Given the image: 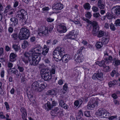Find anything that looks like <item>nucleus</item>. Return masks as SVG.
Masks as SVG:
<instances>
[{
    "label": "nucleus",
    "mask_w": 120,
    "mask_h": 120,
    "mask_svg": "<svg viewBox=\"0 0 120 120\" xmlns=\"http://www.w3.org/2000/svg\"><path fill=\"white\" fill-rule=\"evenodd\" d=\"M54 57L56 61L62 60L64 61L66 57L64 48L58 47L56 48L53 52Z\"/></svg>",
    "instance_id": "1"
},
{
    "label": "nucleus",
    "mask_w": 120,
    "mask_h": 120,
    "mask_svg": "<svg viewBox=\"0 0 120 120\" xmlns=\"http://www.w3.org/2000/svg\"><path fill=\"white\" fill-rule=\"evenodd\" d=\"M30 52L29 56L28 59L30 64L31 65H36L40 61L41 58L40 56L33 55Z\"/></svg>",
    "instance_id": "2"
},
{
    "label": "nucleus",
    "mask_w": 120,
    "mask_h": 120,
    "mask_svg": "<svg viewBox=\"0 0 120 120\" xmlns=\"http://www.w3.org/2000/svg\"><path fill=\"white\" fill-rule=\"evenodd\" d=\"M29 30L25 28H22L20 30L18 38L21 40L27 39L29 36Z\"/></svg>",
    "instance_id": "3"
},
{
    "label": "nucleus",
    "mask_w": 120,
    "mask_h": 120,
    "mask_svg": "<svg viewBox=\"0 0 120 120\" xmlns=\"http://www.w3.org/2000/svg\"><path fill=\"white\" fill-rule=\"evenodd\" d=\"M42 78L45 81L50 80L52 78L50 70L48 69H43L41 71Z\"/></svg>",
    "instance_id": "4"
},
{
    "label": "nucleus",
    "mask_w": 120,
    "mask_h": 120,
    "mask_svg": "<svg viewBox=\"0 0 120 120\" xmlns=\"http://www.w3.org/2000/svg\"><path fill=\"white\" fill-rule=\"evenodd\" d=\"M96 114L101 117L107 118L110 115L109 113L107 112L106 110L101 109H99L96 113Z\"/></svg>",
    "instance_id": "5"
},
{
    "label": "nucleus",
    "mask_w": 120,
    "mask_h": 120,
    "mask_svg": "<svg viewBox=\"0 0 120 120\" xmlns=\"http://www.w3.org/2000/svg\"><path fill=\"white\" fill-rule=\"evenodd\" d=\"M17 14L16 17L19 18L20 19L26 21V17H27V13L24 10L21 9L19 10L17 12Z\"/></svg>",
    "instance_id": "6"
},
{
    "label": "nucleus",
    "mask_w": 120,
    "mask_h": 120,
    "mask_svg": "<svg viewBox=\"0 0 120 120\" xmlns=\"http://www.w3.org/2000/svg\"><path fill=\"white\" fill-rule=\"evenodd\" d=\"M38 35L40 36H48L49 35L48 31L47 30L46 27L41 26L38 33Z\"/></svg>",
    "instance_id": "7"
},
{
    "label": "nucleus",
    "mask_w": 120,
    "mask_h": 120,
    "mask_svg": "<svg viewBox=\"0 0 120 120\" xmlns=\"http://www.w3.org/2000/svg\"><path fill=\"white\" fill-rule=\"evenodd\" d=\"M103 74L100 70L96 72V73L94 74L92 76V78L94 80L97 79L98 80H101L103 77Z\"/></svg>",
    "instance_id": "8"
},
{
    "label": "nucleus",
    "mask_w": 120,
    "mask_h": 120,
    "mask_svg": "<svg viewBox=\"0 0 120 120\" xmlns=\"http://www.w3.org/2000/svg\"><path fill=\"white\" fill-rule=\"evenodd\" d=\"M92 25L93 27L92 30V34L94 36H96L99 30L97 22L95 21L93 22Z\"/></svg>",
    "instance_id": "9"
},
{
    "label": "nucleus",
    "mask_w": 120,
    "mask_h": 120,
    "mask_svg": "<svg viewBox=\"0 0 120 120\" xmlns=\"http://www.w3.org/2000/svg\"><path fill=\"white\" fill-rule=\"evenodd\" d=\"M41 50V47L40 46L39 47H36L35 48L31 49L29 52H30V53L33 55L39 56V54L40 53Z\"/></svg>",
    "instance_id": "10"
},
{
    "label": "nucleus",
    "mask_w": 120,
    "mask_h": 120,
    "mask_svg": "<svg viewBox=\"0 0 120 120\" xmlns=\"http://www.w3.org/2000/svg\"><path fill=\"white\" fill-rule=\"evenodd\" d=\"M78 32L75 30H72L67 35V38L71 39H73L75 38L78 34Z\"/></svg>",
    "instance_id": "11"
},
{
    "label": "nucleus",
    "mask_w": 120,
    "mask_h": 120,
    "mask_svg": "<svg viewBox=\"0 0 120 120\" xmlns=\"http://www.w3.org/2000/svg\"><path fill=\"white\" fill-rule=\"evenodd\" d=\"M111 12L112 14L119 15L120 14V6H116L114 7L112 9Z\"/></svg>",
    "instance_id": "12"
},
{
    "label": "nucleus",
    "mask_w": 120,
    "mask_h": 120,
    "mask_svg": "<svg viewBox=\"0 0 120 120\" xmlns=\"http://www.w3.org/2000/svg\"><path fill=\"white\" fill-rule=\"evenodd\" d=\"M57 30L58 32L62 33L65 32L67 30L66 27L64 25H60L58 26Z\"/></svg>",
    "instance_id": "13"
},
{
    "label": "nucleus",
    "mask_w": 120,
    "mask_h": 120,
    "mask_svg": "<svg viewBox=\"0 0 120 120\" xmlns=\"http://www.w3.org/2000/svg\"><path fill=\"white\" fill-rule=\"evenodd\" d=\"M98 106V102L97 101H93L88 103L87 106V107L89 109H91L92 108Z\"/></svg>",
    "instance_id": "14"
},
{
    "label": "nucleus",
    "mask_w": 120,
    "mask_h": 120,
    "mask_svg": "<svg viewBox=\"0 0 120 120\" xmlns=\"http://www.w3.org/2000/svg\"><path fill=\"white\" fill-rule=\"evenodd\" d=\"M30 52H28L24 53V56L22 57V60L26 64H27L28 63V60L29 57V56Z\"/></svg>",
    "instance_id": "15"
},
{
    "label": "nucleus",
    "mask_w": 120,
    "mask_h": 120,
    "mask_svg": "<svg viewBox=\"0 0 120 120\" xmlns=\"http://www.w3.org/2000/svg\"><path fill=\"white\" fill-rule=\"evenodd\" d=\"M63 5L61 3H57L53 5L52 7L53 10H59L62 9L63 8Z\"/></svg>",
    "instance_id": "16"
},
{
    "label": "nucleus",
    "mask_w": 120,
    "mask_h": 120,
    "mask_svg": "<svg viewBox=\"0 0 120 120\" xmlns=\"http://www.w3.org/2000/svg\"><path fill=\"white\" fill-rule=\"evenodd\" d=\"M40 84L37 82H34L32 84L31 86L32 89L34 91H35L38 92L37 90H38Z\"/></svg>",
    "instance_id": "17"
},
{
    "label": "nucleus",
    "mask_w": 120,
    "mask_h": 120,
    "mask_svg": "<svg viewBox=\"0 0 120 120\" xmlns=\"http://www.w3.org/2000/svg\"><path fill=\"white\" fill-rule=\"evenodd\" d=\"M11 25L12 26H16L18 24V19L15 17H13L10 19Z\"/></svg>",
    "instance_id": "18"
},
{
    "label": "nucleus",
    "mask_w": 120,
    "mask_h": 120,
    "mask_svg": "<svg viewBox=\"0 0 120 120\" xmlns=\"http://www.w3.org/2000/svg\"><path fill=\"white\" fill-rule=\"evenodd\" d=\"M82 58L81 54L76 53L75 56V60L77 62H81L82 60Z\"/></svg>",
    "instance_id": "19"
},
{
    "label": "nucleus",
    "mask_w": 120,
    "mask_h": 120,
    "mask_svg": "<svg viewBox=\"0 0 120 120\" xmlns=\"http://www.w3.org/2000/svg\"><path fill=\"white\" fill-rule=\"evenodd\" d=\"M17 57V55L13 53H10L9 56L10 61L11 62L15 61L16 60V58Z\"/></svg>",
    "instance_id": "20"
},
{
    "label": "nucleus",
    "mask_w": 120,
    "mask_h": 120,
    "mask_svg": "<svg viewBox=\"0 0 120 120\" xmlns=\"http://www.w3.org/2000/svg\"><path fill=\"white\" fill-rule=\"evenodd\" d=\"M53 108V106H52V104L49 101H48L47 103L45 105L44 108L47 111Z\"/></svg>",
    "instance_id": "21"
},
{
    "label": "nucleus",
    "mask_w": 120,
    "mask_h": 120,
    "mask_svg": "<svg viewBox=\"0 0 120 120\" xmlns=\"http://www.w3.org/2000/svg\"><path fill=\"white\" fill-rule=\"evenodd\" d=\"M57 90L56 89H53L51 90H48L46 93L47 95H56V94Z\"/></svg>",
    "instance_id": "22"
},
{
    "label": "nucleus",
    "mask_w": 120,
    "mask_h": 120,
    "mask_svg": "<svg viewBox=\"0 0 120 120\" xmlns=\"http://www.w3.org/2000/svg\"><path fill=\"white\" fill-rule=\"evenodd\" d=\"M59 105L65 109H67L68 107V106L66 104L64 103L63 101L60 100L59 101Z\"/></svg>",
    "instance_id": "23"
},
{
    "label": "nucleus",
    "mask_w": 120,
    "mask_h": 120,
    "mask_svg": "<svg viewBox=\"0 0 120 120\" xmlns=\"http://www.w3.org/2000/svg\"><path fill=\"white\" fill-rule=\"evenodd\" d=\"M105 37H103L101 38V40L105 44H107L109 40V39L108 36L105 35Z\"/></svg>",
    "instance_id": "24"
},
{
    "label": "nucleus",
    "mask_w": 120,
    "mask_h": 120,
    "mask_svg": "<svg viewBox=\"0 0 120 120\" xmlns=\"http://www.w3.org/2000/svg\"><path fill=\"white\" fill-rule=\"evenodd\" d=\"M27 94L30 100L32 102L34 101V99L33 98V94L29 92H27Z\"/></svg>",
    "instance_id": "25"
},
{
    "label": "nucleus",
    "mask_w": 120,
    "mask_h": 120,
    "mask_svg": "<svg viewBox=\"0 0 120 120\" xmlns=\"http://www.w3.org/2000/svg\"><path fill=\"white\" fill-rule=\"evenodd\" d=\"M12 48L15 52H17L19 51L20 49V45L19 44H13L12 46Z\"/></svg>",
    "instance_id": "26"
},
{
    "label": "nucleus",
    "mask_w": 120,
    "mask_h": 120,
    "mask_svg": "<svg viewBox=\"0 0 120 120\" xmlns=\"http://www.w3.org/2000/svg\"><path fill=\"white\" fill-rule=\"evenodd\" d=\"M98 6L100 9H103L104 8L105 5L101 0H99L98 2Z\"/></svg>",
    "instance_id": "27"
},
{
    "label": "nucleus",
    "mask_w": 120,
    "mask_h": 120,
    "mask_svg": "<svg viewBox=\"0 0 120 120\" xmlns=\"http://www.w3.org/2000/svg\"><path fill=\"white\" fill-rule=\"evenodd\" d=\"M106 33L104 31L100 30L98 31L97 36L98 37H101L103 36H104L105 35H106Z\"/></svg>",
    "instance_id": "28"
},
{
    "label": "nucleus",
    "mask_w": 120,
    "mask_h": 120,
    "mask_svg": "<svg viewBox=\"0 0 120 120\" xmlns=\"http://www.w3.org/2000/svg\"><path fill=\"white\" fill-rule=\"evenodd\" d=\"M45 88L44 84H41L39 85L38 90H37L38 92H39L42 91Z\"/></svg>",
    "instance_id": "29"
},
{
    "label": "nucleus",
    "mask_w": 120,
    "mask_h": 120,
    "mask_svg": "<svg viewBox=\"0 0 120 120\" xmlns=\"http://www.w3.org/2000/svg\"><path fill=\"white\" fill-rule=\"evenodd\" d=\"M83 7L84 8L87 10H89L90 9L91 7L90 4L89 3H86L85 4Z\"/></svg>",
    "instance_id": "30"
},
{
    "label": "nucleus",
    "mask_w": 120,
    "mask_h": 120,
    "mask_svg": "<svg viewBox=\"0 0 120 120\" xmlns=\"http://www.w3.org/2000/svg\"><path fill=\"white\" fill-rule=\"evenodd\" d=\"M97 64L100 66L102 67H104L105 65V61L104 60H102L100 61H98L97 62Z\"/></svg>",
    "instance_id": "31"
},
{
    "label": "nucleus",
    "mask_w": 120,
    "mask_h": 120,
    "mask_svg": "<svg viewBox=\"0 0 120 120\" xmlns=\"http://www.w3.org/2000/svg\"><path fill=\"white\" fill-rule=\"evenodd\" d=\"M12 9V8L11 5H8L6 7L4 10V12L6 13L11 10Z\"/></svg>",
    "instance_id": "32"
},
{
    "label": "nucleus",
    "mask_w": 120,
    "mask_h": 120,
    "mask_svg": "<svg viewBox=\"0 0 120 120\" xmlns=\"http://www.w3.org/2000/svg\"><path fill=\"white\" fill-rule=\"evenodd\" d=\"M53 28V26L51 25H48L46 28L48 31L50 33L52 32Z\"/></svg>",
    "instance_id": "33"
},
{
    "label": "nucleus",
    "mask_w": 120,
    "mask_h": 120,
    "mask_svg": "<svg viewBox=\"0 0 120 120\" xmlns=\"http://www.w3.org/2000/svg\"><path fill=\"white\" fill-rule=\"evenodd\" d=\"M50 72L51 73V75L52 74H54L55 73V67L54 66H52V68L51 70H50Z\"/></svg>",
    "instance_id": "34"
},
{
    "label": "nucleus",
    "mask_w": 120,
    "mask_h": 120,
    "mask_svg": "<svg viewBox=\"0 0 120 120\" xmlns=\"http://www.w3.org/2000/svg\"><path fill=\"white\" fill-rule=\"evenodd\" d=\"M12 38L14 40H16L18 37L17 33L16 32L14 33L11 35Z\"/></svg>",
    "instance_id": "35"
},
{
    "label": "nucleus",
    "mask_w": 120,
    "mask_h": 120,
    "mask_svg": "<svg viewBox=\"0 0 120 120\" xmlns=\"http://www.w3.org/2000/svg\"><path fill=\"white\" fill-rule=\"evenodd\" d=\"M106 16L108 19H111L113 18V15L109 13H106Z\"/></svg>",
    "instance_id": "36"
},
{
    "label": "nucleus",
    "mask_w": 120,
    "mask_h": 120,
    "mask_svg": "<svg viewBox=\"0 0 120 120\" xmlns=\"http://www.w3.org/2000/svg\"><path fill=\"white\" fill-rule=\"evenodd\" d=\"M96 45L97 48H100L102 46V44L101 42H99L96 43Z\"/></svg>",
    "instance_id": "37"
},
{
    "label": "nucleus",
    "mask_w": 120,
    "mask_h": 120,
    "mask_svg": "<svg viewBox=\"0 0 120 120\" xmlns=\"http://www.w3.org/2000/svg\"><path fill=\"white\" fill-rule=\"evenodd\" d=\"M17 66L18 67V69L19 70L20 72H22L23 71L24 69L23 67L20 66L19 65H17Z\"/></svg>",
    "instance_id": "38"
},
{
    "label": "nucleus",
    "mask_w": 120,
    "mask_h": 120,
    "mask_svg": "<svg viewBox=\"0 0 120 120\" xmlns=\"http://www.w3.org/2000/svg\"><path fill=\"white\" fill-rule=\"evenodd\" d=\"M115 61V66H118L120 64V60H117L114 58V59Z\"/></svg>",
    "instance_id": "39"
},
{
    "label": "nucleus",
    "mask_w": 120,
    "mask_h": 120,
    "mask_svg": "<svg viewBox=\"0 0 120 120\" xmlns=\"http://www.w3.org/2000/svg\"><path fill=\"white\" fill-rule=\"evenodd\" d=\"M91 16V14L90 12L88 11L86 13L85 16L86 18L90 19V18Z\"/></svg>",
    "instance_id": "40"
},
{
    "label": "nucleus",
    "mask_w": 120,
    "mask_h": 120,
    "mask_svg": "<svg viewBox=\"0 0 120 120\" xmlns=\"http://www.w3.org/2000/svg\"><path fill=\"white\" fill-rule=\"evenodd\" d=\"M28 42L26 41H24L22 45V47L23 48H25L28 45Z\"/></svg>",
    "instance_id": "41"
},
{
    "label": "nucleus",
    "mask_w": 120,
    "mask_h": 120,
    "mask_svg": "<svg viewBox=\"0 0 120 120\" xmlns=\"http://www.w3.org/2000/svg\"><path fill=\"white\" fill-rule=\"evenodd\" d=\"M110 29L112 31H114L116 30V28L115 27V25L112 23H111L110 25Z\"/></svg>",
    "instance_id": "42"
},
{
    "label": "nucleus",
    "mask_w": 120,
    "mask_h": 120,
    "mask_svg": "<svg viewBox=\"0 0 120 120\" xmlns=\"http://www.w3.org/2000/svg\"><path fill=\"white\" fill-rule=\"evenodd\" d=\"M115 24L116 26H120V19H117L115 21Z\"/></svg>",
    "instance_id": "43"
},
{
    "label": "nucleus",
    "mask_w": 120,
    "mask_h": 120,
    "mask_svg": "<svg viewBox=\"0 0 120 120\" xmlns=\"http://www.w3.org/2000/svg\"><path fill=\"white\" fill-rule=\"evenodd\" d=\"M22 118L23 120H27L26 119L27 113H22Z\"/></svg>",
    "instance_id": "44"
},
{
    "label": "nucleus",
    "mask_w": 120,
    "mask_h": 120,
    "mask_svg": "<svg viewBox=\"0 0 120 120\" xmlns=\"http://www.w3.org/2000/svg\"><path fill=\"white\" fill-rule=\"evenodd\" d=\"M14 74L16 75V78H18L19 76H20V73L18 70H16Z\"/></svg>",
    "instance_id": "45"
},
{
    "label": "nucleus",
    "mask_w": 120,
    "mask_h": 120,
    "mask_svg": "<svg viewBox=\"0 0 120 120\" xmlns=\"http://www.w3.org/2000/svg\"><path fill=\"white\" fill-rule=\"evenodd\" d=\"M63 89L65 91H67L68 90V85L66 83L63 86Z\"/></svg>",
    "instance_id": "46"
},
{
    "label": "nucleus",
    "mask_w": 120,
    "mask_h": 120,
    "mask_svg": "<svg viewBox=\"0 0 120 120\" xmlns=\"http://www.w3.org/2000/svg\"><path fill=\"white\" fill-rule=\"evenodd\" d=\"M45 62L49 66H51L50 61L48 59H46L44 60Z\"/></svg>",
    "instance_id": "47"
},
{
    "label": "nucleus",
    "mask_w": 120,
    "mask_h": 120,
    "mask_svg": "<svg viewBox=\"0 0 120 120\" xmlns=\"http://www.w3.org/2000/svg\"><path fill=\"white\" fill-rule=\"evenodd\" d=\"M84 114L85 116L87 117H89L90 116V113L88 111H86L84 112Z\"/></svg>",
    "instance_id": "48"
},
{
    "label": "nucleus",
    "mask_w": 120,
    "mask_h": 120,
    "mask_svg": "<svg viewBox=\"0 0 120 120\" xmlns=\"http://www.w3.org/2000/svg\"><path fill=\"white\" fill-rule=\"evenodd\" d=\"M73 22L76 24H78L79 26H82V25L80 23L78 19L74 20Z\"/></svg>",
    "instance_id": "49"
},
{
    "label": "nucleus",
    "mask_w": 120,
    "mask_h": 120,
    "mask_svg": "<svg viewBox=\"0 0 120 120\" xmlns=\"http://www.w3.org/2000/svg\"><path fill=\"white\" fill-rule=\"evenodd\" d=\"M92 10L94 12H97L98 10V7L95 6H93L92 8Z\"/></svg>",
    "instance_id": "50"
},
{
    "label": "nucleus",
    "mask_w": 120,
    "mask_h": 120,
    "mask_svg": "<svg viewBox=\"0 0 120 120\" xmlns=\"http://www.w3.org/2000/svg\"><path fill=\"white\" fill-rule=\"evenodd\" d=\"M100 15V14L97 12L94 13L93 14V16L96 18H98Z\"/></svg>",
    "instance_id": "51"
},
{
    "label": "nucleus",
    "mask_w": 120,
    "mask_h": 120,
    "mask_svg": "<svg viewBox=\"0 0 120 120\" xmlns=\"http://www.w3.org/2000/svg\"><path fill=\"white\" fill-rule=\"evenodd\" d=\"M51 114L52 116H56L58 114L57 112H56L55 111L52 110L51 112Z\"/></svg>",
    "instance_id": "52"
},
{
    "label": "nucleus",
    "mask_w": 120,
    "mask_h": 120,
    "mask_svg": "<svg viewBox=\"0 0 120 120\" xmlns=\"http://www.w3.org/2000/svg\"><path fill=\"white\" fill-rule=\"evenodd\" d=\"M104 68V69L105 71H109L110 69V67L109 66H106V65H105V66H104V67H103Z\"/></svg>",
    "instance_id": "53"
},
{
    "label": "nucleus",
    "mask_w": 120,
    "mask_h": 120,
    "mask_svg": "<svg viewBox=\"0 0 120 120\" xmlns=\"http://www.w3.org/2000/svg\"><path fill=\"white\" fill-rule=\"evenodd\" d=\"M84 48V47H81L78 50L76 53H77V54H81L82 50Z\"/></svg>",
    "instance_id": "54"
},
{
    "label": "nucleus",
    "mask_w": 120,
    "mask_h": 120,
    "mask_svg": "<svg viewBox=\"0 0 120 120\" xmlns=\"http://www.w3.org/2000/svg\"><path fill=\"white\" fill-rule=\"evenodd\" d=\"M117 117V116L116 115L115 116H110L108 117V119L109 120H112L116 118Z\"/></svg>",
    "instance_id": "55"
},
{
    "label": "nucleus",
    "mask_w": 120,
    "mask_h": 120,
    "mask_svg": "<svg viewBox=\"0 0 120 120\" xmlns=\"http://www.w3.org/2000/svg\"><path fill=\"white\" fill-rule=\"evenodd\" d=\"M48 50L49 49H46L45 50H43L42 52V54L44 55H46L47 53L48 52Z\"/></svg>",
    "instance_id": "56"
},
{
    "label": "nucleus",
    "mask_w": 120,
    "mask_h": 120,
    "mask_svg": "<svg viewBox=\"0 0 120 120\" xmlns=\"http://www.w3.org/2000/svg\"><path fill=\"white\" fill-rule=\"evenodd\" d=\"M4 104L7 110H9L10 109V108L8 103L7 102H5L4 103Z\"/></svg>",
    "instance_id": "57"
},
{
    "label": "nucleus",
    "mask_w": 120,
    "mask_h": 120,
    "mask_svg": "<svg viewBox=\"0 0 120 120\" xmlns=\"http://www.w3.org/2000/svg\"><path fill=\"white\" fill-rule=\"evenodd\" d=\"M66 56H67L66 59H65V60L64 61V62L65 63H67L68 62V61L69 60L70 58V56L66 54Z\"/></svg>",
    "instance_id": "58"
},
{
    "label": "nucleus",
    "mask_w": 120,
    "mask_h": 120,
    "mask_svg": "<svg viewBox=\"0 0 120 120\" xmlns=\"http://www.w3.org/2000/svg\"><path fill=\"white\" fill-rule=\"evenodd\" d=\"M20 111L22 113H26V111L24 107H22L20 109Z\"/></svg>",
    "instance_id": "59"
},
{
    "label": "nucleus",
    "mask_w": 120,
    "mask_h": 120,
    "mask_svg": "<svg viewBox=\"0 0 120 120\" xmlns=\"http://www.w3.org/2000/svg\"><path fill=\"white\" fill-rule=\"evenodd\" d=\"M46 20L48 22H51L53 21L54 19H52L50 17H49Z\"/></svg>",
    "instance_id": "60"
},
{
    "label": "nucleus",
    "mask_w": 120,
    "mask_h": 120,
    "mask_svg": "<svg viewBox=\"0 0 120 120\" xmlns=\"http://www.w3.org/2000/svg\"><path fill=\"white\" fill-rule=\"evenodd\" d=\"M78 114V115L77 116H81V115H82V116H83V114L82 112V111L81 110H79Z\"/></svg>",
    "instance_id": "61"
},
{
    "label": "nucleus",
    "mask_w": 120,
    "mask_h": 120,
    "mask_svg": "<svg viewBox=\"0 0 120 120\" xmlns=\"http://www.w3.org/2000/svg\"><path fill=\"white\" fill-rule=\"evenodd\" d=\"M4 52V49L3 48H0V56H1Z\"/></svg>",
    "instance_id": "62"
},
{
    "label": "nucleus",
    "mask_w": 120,
    "mask_h": 120,
    "mask_svg": "<svg viewBox=\"0 0 120 120\" xmlns=\"http://www.w3.org/2000/svg\"><path fill=\"white\" fill-rule=\"evenodd\" d=\"M116 73V71L115 70H113L111 73V76L113 77L114 76V75Z\"/></svg>",
    "instance_id": "63"
},
{
    "label": "nucleus",
    "mask_w": 120,
    "mask_h": 120,
    "mask_svg": "<svg viewBox=\"0 0 120 120\" xmlns=\"http://www.w3.org/2000/svg\"><path fill=\"white\" fill-rule=\"evenodd\" d=\"M76 118L77 120H84L83 118L80 116H77Z\"/></svg>",
    "instance_id": "64"
}]
</instances>
